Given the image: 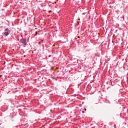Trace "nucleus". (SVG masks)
I'll list each match as a JSON object with an SVG mask.
<instances>
[{"label": "nucleus", "mask_w": 128, "mask_h": 128, "mask_svg": "<svg viewBox=\"0 0 128 128\" xmlns=\"http://www.w3.org/2000/svg\"><path fill=\"white\" fill-rule=\"evenodd\" d=\"M100 102V100H98V102H96V104H98V102Z\"/></svg>", "instance_id": "7ed1b4c3"}, {"label": "nucleus", "mask_w": 128, "mask_h": 128, "mask_svg": "<svg viewBox=\"0 0 128 128\" xmlns=\"http://www.w3.org/2000/svg\"><path fill=\"white\" fill-rule=\"evenodd\" d=\"M10 34V29H8V28H6L4 30V36H8Z\"/></svg>", "instance_id": "f257e3e1"}, {"label": "nucleus", "mask_w": 128, "mask_h": 128, "mask_svg": "<svg viewBox=\"0 0 128 128\" xmlns=\"http://www.w3.org/2000/svg\"><path fill=\"white\" fill-rule=\"evenodd\" d=\"M84 110H86V108H84Z\"/></svg>", "instance_id": "39448f33"}, {"label": "nucleus", "mask_w": 128, "mask_h": 128, "mask_svg": "<svg viewBox=\"0 0 128 128\" xmlns=\"http://www.w3.org/2000/svg\"><path fill=\"white\" fill-rule=\"evenodd\" d=\"M20 42L24 44V46L26 45V39H21L20 40Z\"/></svg>", "instance_id": "f03ea898"}, {"label": "nucleus", "mask_w": 128, "mask_h": 128, "mask_svg": "<svg viewBox=\"0 0 128 128\" xmlns=\"http://www.w3.org/2000/svg\"><path fill=\"white\" fill-rule=\"evenodd\" d=\"M52 70H54V67H52Z\"/></svg>", "instance_id": "20e7f679"}, {"label": "nucleus", "mask_w": 128, "mask_h": 128, "mask_svg": "<svg viewBox=\"0 0 128 128\" xmlns=\"http://www.w3.org/2000/svg\"><path fill=\"white\" fill-rule=\"evenodd\" d=\"M82 113H83V114L84 113V112L83 111V112H82Z\"/></svg>", "instance_id": "423d86ee"}]
</instances>
